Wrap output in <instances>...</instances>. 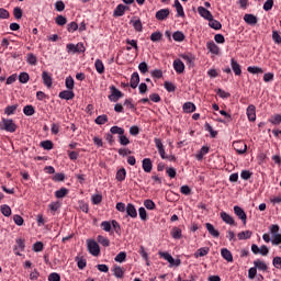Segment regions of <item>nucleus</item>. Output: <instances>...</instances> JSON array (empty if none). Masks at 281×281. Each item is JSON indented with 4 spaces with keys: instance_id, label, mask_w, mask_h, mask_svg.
<instances>
[{
    "instance_id": "nucleus-4",
    "label": "nucleus",
    "mask_w": 281,
    "mask_h": 281,
    "mask_svg": "<svg viewBox=\"0 0 281 281\" xmlns=\"http://www.w3.org/2000/svg\"><path fill=\"white\" fill-rule=\"evenodd\" d=\"M110 91L111 94L108 97L110 102H117L120 98H124V93L115 88V86H111Z\"/></svg>"
},
{
    "instance_id": "nucleus-24",
    "label": "nucleus",
    "mask_w": 281,
    "mask_h": 281,
    "mask_svg": "<svg viewBox=\"0 0 281 281\" xmlns=\"http://www.w3.org/2000/svg\"><path fill=\"white\" fill-rule=\"evenodd\" d=\"M182 111L183 113H194V111H196V105H194L192 102H186L182 105Z\"/></svg>"
},
{
    "instance_id": "nucleus-45",
    "label": "nucleus",
    "mask_w": 281,
    "mask_h": 281,
    "mask_svg": "<svg viewBox=\"0 0 281 281\" xmlns=\"http://www.w3.org/2000/svg\"><path fill=\"white\" fill-rule=\"evenodd\" d=\"M113 273H114L115 278H119V279L124 278V270L120 266H114Z\"/></svg>"
},
{
    "instance_id": "nucleus-23",
    "label": "nucleus",
    "mask_w": 281,
    "mask_h": 281,
    "mask_svg": "<svg viewBox=\"0 0 281 281\" xmlns=\"http://www.w3.org/2000/svg\"><path fill=\"white\" fill-rule=\"evenodd\" d=\"M205 227L209 232V234H211V236H213V238H218L221 236V233L214 228V225H212L211 223H206Z\"/></svg>"
},
{
    "instance_id": "nucleus-47",
    "label": "nucleus",
    "mask_w": 281,
    "mask_h": 281,
    "mask_svg": "<svg viewBox=\"0 0 281 281\" xmlns=\"http://www.w3.org/2000/svg\"><path fill=\"white\" fill-rule=\"evenodd\" d=\"M160 258H164V260H167L169 265H175V258H172V255L168 252H159Z\"/></svg>"
},
{
    "instance_id": "nucleus-51",
    "label": "nucleus",
    "mask_w": 281,
    "mask_h": 281,
    "mask_svg": "<svg viewBox=\"0 0 281 281\" xmlns=\"http://www.w3.org/2000/svg\"><path fill=\"white\" fill-rule=\"evenodd\" d=\"M95 124H99L100 126H102L103 124H106V122H109V116H106L105 114L99 115L95 120H94Z\"/></svg>"
},
{
    "instance_id": "nucleus-58",
    "label": "nucleus",
    "mask_w": 281,
    "mask_h": 281,
    "mask_svg": "<svg viewBox=\"0 0 281 281\" xmlns=\"http://www.w3.org/2000/svg\"><path fill=\"white\" fill-rule=\"evenodd\" d=\"M269 122L273 124L274 126H278L281 123V115L274 114L270 117Z\"/></svg>"
},
{
    "instance_id": "nucleus-62",
    "label": "nucleus",
    "mask_w": 281,
    "mask_h": 281,
    "mask_svg": "<svg viewBox=\"0 0 281 281\" xmlns=\"http://www.w3.org/2000/svg\"><path fill=\"white\" fill-rule=\"evenodd\" d=\"M48 281H60V274H58L57 272H52L48 276Z\"/></svg>"
},
{
    "instance_id": "nucleus-17",
    "label": "nucleus",
    "mask_w": 281,
    "mask_h": 281,
    "mask_svg": "<svg viewBox=\"0 0 281 281\" xmlns=\"http://www.w3.org/2000/svg\"><path fill=\"white\" fill-rule=\"evenodd\" d=\"M125 212L131 218H137V209H135L134 204L128 203L125 207Z\"/></svg>"
},
{
    "instance_id": "nucleus-12",
    "label": "nucleus",
    "mask_w": 281,
    "mask_h": 281,
    "mask_svg": "<svg viewBox=\"0 0 281 281\" xmlns=\"http://www.w3.org/2000/svg\"><path fill=\"white\" fill-rule=\"evenodd\" d=\"M198 14L202 16V19H205V21L212 20V12L210 10L205 9L204 7H198Z\"/></svg>"
},
{
    "instance_id": "nucleus-40",
    "label": "nucleus",
    "mask_w": 281,
    "mask_h": 281,
    "mask_svg": "<svg viewBox=\"0 0 281 281\" xmlns=\"http://www.w3.org/2000/svg\"><path fill=\"white\" fill-rule=\"evenodd\" d=\"M172 238H175V240H179L181 239L182 233H181V228L179 227H173L170 232Z\"/></svg>"
},
{
    "instance_id": "nucleus-30",
    "label": "nucleus",
    "mask_w": 281,
    "mask_h": 281,
    "mask_svg": "<svg viewBox=\"0 0 281 281\" xmlns=\"http://www.w3.org/2000/svg\"><path fill=\"white\" fill-rule=\"evenodd\" d=\"M207 254H210V247H202L194 252V258H203V256H207Z\"/></svg>"
},
{
    "instance_id": "nucleus-6",
    "label": "nucleus",
    "mask_w": 281,
    "mask_h": 281,
    "mask_svg": "<svg viewBox=\"0 0 281 281\" xmlns=\"http://www.w3.org/2000/svg\"><path fill=\"white\" fill-rule=\"evenodd\" d=\"M234 213L238 217L239 221H241L243 225H247V213H245V210L243 207L236 205L234 206Z\"/></svg>"
},
{
    "instance_id": "nucleus-64",
    "label": "nucleus",
    "mask_w": 281,
    "mask_h": 281,
    "mask_svg": "<svg viewBox=\"0 0 281 281\" xmlns=\"http://www.w3.org/2000/svg\"><path fill=\"white\" fill-rule=\"evenodd\" d=\"M272 245H281V234L273 235Z\"/></svg>"
},
{
    "instance_id": "nucleus-46",
    "label": "nucleus",
    "mask_w": 281,
    "mask_h": 281,
    "mask_svg": "<svg viewBox=\"0 0 281 281\" xmlns=\"http://www.w3.org/2000/svg\"><path fill=\"white\" fill-rule=\"evenodd\" d=\"M74 85H75L74 77L68 76V77L65 79V87H66L68 90L74 91Z\"/></svg>"
},
{
    "instance_id": "nucleus-54",
    "label": "nucleus",
    "mask_w": 281,
    "mask_h": 281,
    "mask_svg": "<svg viewBox=\"0 0 281 281\" xmlns=\"http://www.w3.org/2000/svg\"><path fill=\"white\" fill-rule=\"evenodd\" d=\"M124 179H126V169L121 168L117 172H116V180L122 182L124 181Z\"/></svg>"
},
{
    "instance_id": "nucleus-8",
    "label": "nucleus",
    "mask_w": 281,
    "mask_h": 281,
    "mask_svg": "<svg viewBox=\"0 0 281 281\" xmlns=\"http://www.w3.org/2000/svg\"><path fill=\"white\" fill-rule=\"evenodd\" d=\"M180 57L187 63V65H189V67H194V60H196V56H194V54L184 53L180 55Z\"/></svg>"
},
{
    "instance_id": "nucleus-48",
    "label": "nucleus",
    "mask_w": 281,
    "mask_h": 281,
    "mask_svg": "<svg viewBox=\"0 0 281 281\" xmlns=\"http://www.w3.org/2000/svg\"><path fill=\"white\" fill-rule=\"evenodd\" d=\"M247 71H248V74H254V75H256V74H265V70H262V68H260L258 66H249L247 68Z\"/></svg>"
},
{
    "instance_id": "nucleus-60",
    "label": "nucleus",
    "mask_w": 281,
    "mask_h": 281,
    "mask_svg": "<svg viewBox=\"0 0 281 281\" xmlns=\"http://www.w3.org/2000/svg\"><path fill=\"white\" fill-rule=\"evenodd\" d=\"M272 41L276 43V45H281V36L278 31H272Z\"/></svg>"
},
{
    "instance_id": "nucleus-15",
    "label": "nucleus",
    "mask_w": 281,
    "mask_h": 281,
    "mask_svg": "<svg viewBox=\"0 0 281 281\" xmlns=\"http://www.w3.org/2000/svg\"><path fill=\"white\" fill-rule=\"evenodd\" d=\"M231 67H232V70L234 71L235 76H241L243 68H240V64H238V61H236V59H234V58L231 59Z\"/></svg>"
},
{
    "instance_id": "nucleus-32",
    "label": "nucleus",
    "mask_w": 281,
    "mask_h": 281,
    "mask_svg": "<svg viewBox=\"0 0 281 281\" xmlns=\"http://www.w3.org/2000/svg\"><path fill=\"white\" fill-rule=\"evenodd\" d=\"M97 241L99 245H102V247H110L111 246V240H109L105 236L99 235L97 237Z\"/></svg>"
},
{
    "instance_id": "nucleus-43",
    "label": "nucleus",
    "mask_w": 281,
    "mask_h": 281,
    "mask_svg": "<svg viewBox=\"0 0 281 281\" xmlns=\"http://www.w3.org/2000/svg\"><path fill=\"white\" fill-rule=\"evenodd\" d=\"M75 262H77L78 269L82 270L85 267H87V259L82 257H76Z\"/></svg>"
},
{
    "instance_id": "nucleus-38",
    "label": "nucleus",
    "mask_w": 281,
    "mask_h": 281,
    "mask_svg": "<svg viewBox=\"0 0 281 281\" xmlns=\"http://www.w3.org/2000/svg\"><path fill=\"white\" fill-rule=\"evenodd\" d=\"M126 44L130 46H126V50L131 52V49H139V47L137 46V40H126Z\"/></svg>"
},
{
    "instance_id": "nucleus-13",
    "label": "nucleus",
    "mask_w": 281,
    "mask_h": 281,
    "mask_svg": "<svg viewBox=\"0 0 281 281\" xmlns=\"http://www.w3.org/2000/svg\"><path fill=\"white\" fill-rule=\"evenodd\" d=\"M220 216L222 221L226 223V225L236 226V221H234V217H232V215H229L227 212H221Z\"/></svg>"
},
{
    "instance_id": "nucleus-16",
    "label": "nucleus",
    "mask_w": 281,
    "mask_h": 281,
    "mask_svg": "<svg viewBox=\"0 0 281 281\" xmlns=\"http://www.w3.org/2000/svg\"><path fill=\"white\" fill-rule=\"evenodd\" d=\"M60 100H74L76 98V93H74V90H64L59 92Z\"/></svg>"
},
{
    "instance_id": "nucleus-33",
    "label": "nucleus",
    "mask_w": 281,
    "mask_h": 281,
    "mask_svg": "<svg viewBox=\"0 0 281 281\" xmlns=\"http://www.w3.org/2000/svg\"><path fill=\"white\" fill-rule=\"evenodd\" d=\"M172 38L177 43H183V41H186V35L183 34V32L177 31L172 34Z\"/></svg>"
},
{
    "instance_id": "nucleus-29",
    "label": "nucleus",
    "mask_w": 281,
    "mask_h": 281,
    "mask_svg": "<svg viewBox=\"0 0 281 281\" xmlns=\"http://www.w3.org/2000/svg\"><path fill=\"white\" fill-rule=\"evenodd\" d=\"M126 12V5L124 4H119L113 12V16H124Z\"/></svg>"
},
{
    "instance_id": "nucleus-1",
    "label": "nucleus",
    "mask_w": 281,
    "mask_h": 281,
    "mask_svg": "<svg viewBox=\"0 0 281 281\" xmlns=\"http://www.w3.org/2000/svg\"><path fill=\"white\" fill-rule=\"evenodd\" d=\"M66 52L68 54H85V44L83 43H78L77 45L75 44H67L66 45Z\"/></svg>"
},
{
    "instance_id": "nucleus-59",
    "label": "nucleus",
    "mask_w": 281,
    "mask_h": 281,
    "mask_svg": "<svg viewBox=\"0 0 281 281\" xmlns=\"http://www.w3.org/2000/svg\"><path fill=\"white\" fill-rule=\"evenodd\" d=\"M114 260H115V262H124V260H126V252L125 251L119 252L115 256Z\"/></svg>"
},
{
    "instance_id": "nucleus-39",
    "label": "nucleus",
    "mask_w": 281,
    "mask_h": 281,
    "mask_svg": "<svg viewBox=\"0 0 281 281\" xmlns=\"http://www.w3.org/2000/svg\"><path fill=\"white\" fill-rule=\"evenodd\" d=\"M110 133H112V135H119V137H120V136L124 135L125 131H124V128L115 125L110 128Z\"/></svg>"
},
{
    "instance_id": "nucleus-10",
    "label": "nucleus",
    "mask_w": 281,
    "mask_h": 281,
    "mask_svg": "<svg viewBox=\"0 0 281 281\" xmlns=\"http://www.w3.org/2000/svg\"><path fill=\"white\" fill-rule=\"evenodd\" d=\"M168 16H170V9H160L155 14L157 21H166Z\"/></svg>"
},
{
    "instance_id": "nucleus-36",
    "label": "nucleus",
    "mask_w": 281,
    "mask_h": 281,
    "mask_svg": "<svg viewBox=\"0 0 281 281\" xmlns=\"http://www.w3.org/2000/svg\"><path fill=\"white\" fill-rule=\"evenodd\" d=\"M23 113L27 117H31V115H34V113H36V110L34 109V105H25L23 108Z\"/></svg>"
},
{
    "instance_id": "nucleus-37",
    "label": "nucleus",
    "mask_w": 281,
    "mask_h": 281,
    "mask_svg": "<svg viewBox=\"0 0 281 281\" xmlns=\"http://www.w3.org/2000/svg\"><path fill=\"white\" fill-rule=\"evenodd\" d=\"M130 23H131V25H133V27L136 32H142V30H143L142 20H139V19L131 20Z\"/></svg>"
},
{
    "instance_id": "nucleus-9",
    "label": "nucleus",
    "mask_w": 281,
    "mask_h": 281,
    "mask_svg": "<svg viewBox=\"0 0 281 281\" xmlns=\"http://www.w3.org/2000/svg\"><path fill=\"white\" fill-rule=\"evenodd\" d=\"M154 142L161 159H168L166 156V149L164 148V143H161V138H155Z\"/></svg>"
},
{
    "instance_id": "nucleus-61",
    "label": "nucleus",
    "mask_w": 281,
    "mask_h": 281,
    "mask_svg": "<svg viewBox=\"0 0 281 281\" xmlns=\"http://www.w3.org/2000/svg\"><path fill=\"white\" fill-rule=\"evenodd\" d=\"M78 30V23L76 22H71L67 25V32H69L70 34H74V32H76Z\"/></svg>"
},
{
    "instance_id": "nucleus-55",
    "label": "nucleus",
    "mask_w": 281,
    "mask_h": 281,
    "mask_svg": "<svg viewBox=\"0 0 281 281\" xmlns=\"http://www.w3.org/2000/svg\"><path fill=\"white\" fill-rule=\"evenodd\" d=\"M161 38H164V34H161V32H154L150 35V41H153V43H157L161 41Z\"/></svg>"
},
{
    "instance_id": "nucleus-18",
    "label": "nucleus",
    "mask_w": 281,
    "mask_h": 281,
    "mask_svg": "<svg viewBox=\"0 0 281 281\" xmlns=\"http://www.w3.org/2000/svg\"><path fill=\"white\" fill-rule=\"evenodd\" d=\"M173 69L178 74H183V71H186V65L183 64V61L181 59H176L173 61Z\"/></svg>"
},
{
    "instance_id": "nucleus-28",
    "label": "nucleus",
    "mask_w": 281,
    "mask_h": 281,
    "mask_svg": "<svg viewBox=\"0 0 281 281\" xmlns=\"http://www.w3.org/2000/svg\"><path fill=\"white\" fill-rule=\"evenodd\" d=\"M42 79H43L45 87H48V89H49L53 85L52 76H49V74L47 71H43Z\"/></svg>"
},
{
    "instance_id": "nucleus-52",
    "label": "nucleus",
    "mask_w": 281,
    "mask_h": 281,
    "mask_svg": "<svg viewBox=\"0 0 281 281\" xmlns=\"http://www.w3.org/2000/svg\"><path fill=\"white\" fill-rule=\"evenodd\" d=\"M164 87H165L166 91H168L169 93L177 91V86H175V83H172L170 81H165Z\"/></svg>"
},
{
    "instance_id": "nucleus-56",
    "label": "nucleus",
    "mask_w": 281,
    "mask_h": 281,
    "mask_svg": "<svg viewBox=\"0 0 281 281\" xmlns=\"http://www.w3.org/2000/svg\"><path fill=\"white\" fill-rule=\"evenodd\" d=\"M111 223H112V227H113L115 234H117V236H121L122 235V226L115 220H113Z\"/></svg>"
},
{
    "instance_id": "nucleus-20",
    "label": "nucleus",
    "mask_w": 281,
    "mask_h": 281,
    "mask_svg": "<svg viewBox=\"0 0 281 281\" xmlns=\"http://www.w3.org/2000/svg\"><path fill=\"white\" fill-rule=\"evenodd\" d=\"M254 267L258 270V271H267L269 269V266H267V263L260 259H257L254 261Z\"/></svg>"
},
{
    "instance_id": "nucleus-31",
    "label": "nucleus",
    "mask_w": 281,
    "mask_h": 281,
    "mask_svg": "<svg viewBox=\"0 0 281 281\" xmlns=\"http://www.w3.org/2000/svg\"><path fill=\"white\" fill-rule=\"evenodd\" d=\"M252 234L254 233H251V231H243L237 234V238H238V240H247V239L251 238Z\"/></svg>"
},
{
    "instance_id": "nucleus-25",
    "label": "nucleus",
    "mask_w": 281,
    "mask_h": 281,
    "mask_svg": "<svg viewBox=\"0 0 281 281\" xmlns=\"http://www.w3.org/2000/svg\"><path fill=\"white\" fill-rule=\"evenodd\" d=\"M173 7L176 8L177 16H186V11H183V5L181 4V2H179V0H175Z\"/></svg>"
},
{
    "instance_id": "nucleus-35",
    "label": "nucleus",
    "mask_w": 281,
    "mask_h": 281,
    "mask_svg": "<svg viewBox=\"0 0 281 281\" xmlns=\"http://www.w3.org/2000/svg\"><path fill=\"white\" fill-rule=\"evenodd\" d=\"M69 194V190L67 188H61L55 192L56 199H65Z\"/></svg>"
},
{
    "instance_id": "nucleus-19",
    "label": "nucleus",
    "mask_w": 281,
    "mask_h": 281,
    "mask_svg": "<svg viewBox=\"0 0 281 281\" xmlns=\"http://www.w3.org/2000/svg\"><path fill=\"white\" fill-rule=\"evenodd\" d=\"M222 258L226 260V262H234V256L232 255V251L227 248H222L221 250Z\"/></svg>"
},
{
    "instance_id": "nucleus-44",
    "label": "nucleus",
    "mask_w": 281,
    "mask_h": 281,
    "mask_svg": "<svg viewBox=\"0 0 281 281\" xmlns=\"http://www.w3.org/2000/svg\"><path fill=\"white\" fill-rule=\"evenodd\" d=\"M94 67L98 74H104V63H102L101 59H97L94 61Z\"/></svg>"
},
{
    "instance_id": "nucleus-49",
    "label": "nucleus",
    "mask_w": 281,
    "mask_h": 281,
    "mask_svg": "<svg viewBox=\"0 0 281 281\" xmlns=\"http://www.w3.org/2000/svg\"><path fill=\"white\" fill-rule=\"evenodd\" d=\"M19 81L21 85H27L30 82V75L27 72H21L19 75Z\"/></svg>"
},
{
    "instance_id": "nucleus-5",
    "label": "nucleus",
    "mask_w": 281,
    "mask_h": 281,
    "mask_svg": "<svg viewBox=\"0 0 281 281\" xmlns=\"http://www.w3.org/2000/svg\"><path fill=\"white\" fill-rule=\"evenodd\" d=\"M2 124L8 133H16V124L12 119H2Z\"/></svg>"
},
{
    "instance_id": "nucleus-14",
    "label": "nucleus",
    "mask_w": 281,
    "mask_h": 281,
    "mask_svg": "<svg viewBox=\"0 0 281 281\" xmlns=\"http://www.w3.org/2000/svg\"><path fill=\"white\" fill-rule=\"evenodd\" d=\"M249 122H256V105L250 104L246 110Z\"/></svg>"
},
{
    "instance_id": "nucleus-3",
    "label": "nucleus",
    "mask_w": 281,
    "mask_h": 281,
    "mask_svg": "<svg viewBox=\"0 0 281 281\" xmlns=\"http://www.w3.org/2000/svg\"><path fill=\"white\" fill-rule=\"evenodd\" d=\"M233 148L236 150L237 155H245L247 153V143L244 140L233 142Z\"/></svg>"
},
{
    "instance_id": "nucleus-34",
    "label": "nucleus",
    "mask_w": 281,
    "mask_h": 281,
    "mask_svg": "<svg viewBox=\"0 0 281 281\" xmlns=\"http://www.w3.org/2000/svg\"><path fill=\"white\" fill-rule=\"evenodd\" d=\"M209 25L212 27V30H221V27H223V24L215 20L214 15L211 18V20H209Z\"/></svg>"
},
{
    "instance_id": "nucleus-22",
    "label": "nucleus",
    "mask_w": 281,
    "mask_h": 281,
    "mask_svg": "<svg viewBox=\"0 0 281 281\" xmlns=\"http://www.w3.org/2000/svg\"><path fill=\"white\" fill-rule=\"evenodd\" d=\"M244 21L248 25H256L258 23V18H256V15H254V14L247 13L244 15Z\"/></svg>"
},
{
    "instance_id": "nucleus-42",
    "label": "nucleus",
    "mask_w": 281,
    "mask_h": 281,
    "mask_svg": "<svg viewBox=\"0 0 281 281\" xmlns=\"http://www.w3.org/2000/svg\"><path fill=\"white\" fill-rule=\"evenodd\" d=\"M100 227L103 232H113V224L109 221H103Z\"/></svg>"
},
{
    "instance_id": "nucleus-50",
    "label": "nucleus",
    "mask_w": 281,
    "mask_h": 281,
    "mask_svg": "<svg viewBox=\"0 0 281 281\" xmlns=\"http://www.w3.org/2000/svg\"><path fill=\"white\" fill-rule=\"evenodd\" d=\"M0 212H1V214H3V216H11L12 215V209H10V206L8 204H3L0 207Z\"/></svg>"
},
{
    "instance_id": "nucleus-63",
    "label": "nucleus",
    "mask_w": 281,
    "mask_h": 281,
    "mask_svg": "<svg viewBox=\"0 0 281 281\" xmlns=\"http://www.w3.org/2000/svg\"><path fill=\"white\" fill-rule=\"evenodd\" d=\"M272 265L273 267H276V269H281V257H274L272 260Z\"/></svg>"
},
{
    "instance_id": "nucleus-21",
    "label": "nucleus",
    "mask_w": 281,
    "mask_h": 281,
    "mask_svg": "<svg viewBox=\"0 0 281 281\" xmlns=\"http://www.w3.org/2000/svg\"><path fill=\"white\" fill-rule=\"evenodd\" d=\"M139 85V74L138 72H133L131 80H130V87L132 89H137V86Z\"/></svg>"
},
{
    "instance_id": "nucleus-2",
    "label": "nucleus",
    "mask_w": 281,
    "mask_h": 281,
    "mask_svg": "<svg viewBox=\"0 0 281 281\" xmlns=\"http://www.w3.org/2000/svg\"><path fill=\"white\" fill-rule=\"evenodd\" d=\"M88 245V251L91 254V256H100V245H98V241L93 239L87 240Z\"/></svg>"
},
{
    "instance_id": "nucleus-41",
    "label": "nucleus",
    "mask_w": 281,
    "mask_h": 281,
    "mask_svg": "<svg viewBox=\"0 0 281 281\" xmlns=\"http://www.w3.org/2000/svg\"><path fill=\"white\" fill-rule=\"evenodd\" d=\"M18 109H19V104L8 105L4 109V113H5V115H14V113H16Z\"/></svg>"
},
{
    "instance_id": "nucleus-27",
    "label": "nucleus",
    "mask_w": 281,
    "mask_h": 281,
    "mask_svg": "<svg viewBox=\"0 0 281 281\" xmlns=\"http://www.w3.org/2000/svg\"><path fill=\"white\" fill-rule=\"evenodd\" d=\"M143 170L144 172L153 171V160H150V158L143 159Z\"/></svg>"
},
{
    "instance_id": "nucleus-7",
    "label": "nucleus",
    "mask_w": 281,
    "mask_h": 281,
    "mask_svg": "<svg viewBox=\"0 0 281 281\" xmlns=\"http://www.w3.org/2000/svg\"><path fill=\"white\" fill-rule=\"evenodd\" d=\"M13 251L15 256H21V251H25V239L18 238Z\"/></svg>"
},
{
    "instance_id": "nucleus-53",
    "label": "nucleus",
    "mask_w": 281,
    "mask_h": 281,
    "mask_svg": "<svg viewBox=\"0 0 281 281\" xmlns=\"http://www.w3.org/2000/svg\"><path fill=\"white\" fill-rule=\"evenodd\" d=\"M40 146L44 148V150H52V148H54V143L52 140H43L40 143Z\"/></svg>"
},
{
    "instance_id": "nucleus-26",
    "label": "nucleus",
    "mask_w": 281,
    "mask_h": 281,
    "mask_svg": "<svg viewBox=\"0 0 281 281\" xmlns=\"http://www.w3.org/2000/svg\"><path fill=\"white\" fill-rule=\"evenodd\" d=\"M207 153H210V147L207 146H202V148L200 149V151L198 153V155H195V159L198 161H203V157H205V155H207Z\"/></svg>"
},
{
    "instance_id": "nucleus-11",
    "label": "nucleus",
    "mask_w": 281,
    "mask_h": 281,
    "mask_svg": "<svg viewBox=\"0 0 281 281\" xmlns=\"http://www.w3.org/2000/svg\"><path fill=\"white\" fill-rule=\"evenodd\" d=\"M206 48L211 54H214L215 56H218V54H221V48L218 47V45H216V43H214V41L207 42Z\"/></svg>"
},
{
    "instance_id": "nucleus-57",
    "label": "nucleus",
    "mask_w": 281,
    "mask_h": 281,
    "mask_svg": "<svg viewBox=\"0 0 281 281\" xmlns=\"http://www.w3.org/2000/svg\"><path fill=\"white\" fill-rule=\"evenodd\" d=\"M55 23L56 25H59V26L67 25V18H65L64 15H57L55 18Z\"/></svg>"
}]
</instances>
